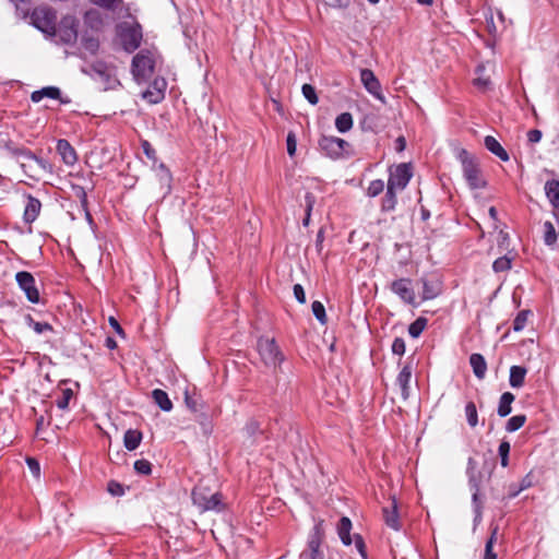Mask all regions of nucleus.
Returning <instances> with one entry per match:
<instances>
[{"label": "nucleus", "instance_id": "e2e57ef3", "mask_svg": "<svg viewBox=\"0 0 559 559\" xmlns=\"http://www.w3.org/2000/svg\"><path fill=\"white\" fill-rule=\"evenodd\" d=\"M142 148H143L144 154H145L150 159H153V160H155V159H156V151L152 147V145H151L147 141H144V142L142 143Z\"/></svg>", "mask_w": 559, "mask_h": 559}, {"label": "nucleus", "instance_id": "393cba45", "mask_svg": "<svg viewBox=\"0 0 559 559\" xmlns=\"http://www.w3.org/2000/svg\"><path fill=\"white\" fill-rule=\"evenodd\" d=\"M469 365L477 379L481 380L485 378L487 371V362L481 354H472L469 356Z\"/></svg>", "mask_w": 559, "mask_h": 559}, {"label": "nucleus", "instance_id": "2f4dec72", "mask_svg": "<svg viewBox=\"0 0 559 559\" xmlns=\"http://www.w3.org/2000/svg\"><path fill=\"white\" fill-rule=\"evenodd\" d=\"M545 191L551 205L559 209V181L548 180L545 185Z\"/></svg>", "mask_w": 559, "mask_h": 559}, {"label": "nucleus", "instance_id": "1a4fd4ad", "mask_svg": "<svg viewBox=\"0 0 559 559\" xmlns=\"http://www.w3.org/2000/svg\"><path fill=\"white\" fill-rule=\"evenodd\" d=\"M413 177L412 165L409 163L399 164L390 171L388 186L397 190H404Z\"/></svg>", "mask_w": 559, "mask_h": 559}, {"label": "nucleus", "instance_id": "b1692460", "mask_svg": "<svg viewBox=\"0 0 559 559\" xmlns=\"http://www.w3.org/2000/svg\"><path fill=\"white\" fill-rule=\"evenodd\" d=\"M485 147L493 155L499 157L503 162H508L510 156L508 152L501 146L496 138L492 135L485 136L484 140Z\"/></svg>", "mask_w": 559, "mask_h": 559}, {"label": "nucleus", "instance_id": "f3484780", "mask_svg": "<svg viewBox=\"0 0 559 559\" xmlns=\"http://www.w3.org/2000/svg\"><path fill=\"white\" fill-rule=\"evenodd\" d=\"M92 71L96 76H98L106 84L111 85V83L117 82L114 68L108 66L106 62L102 60H97L91 66Z\"/></svg>", "mask_w": 559, "mask_h": 559}, {"label": "nucleus", "instance_id": "a18cd8bd", "mask_svg": "<svg viewBox=\"0 0 559 559\" xmlns=\"http://www.w3.org/2000/svg\"><path fill=\"white\" fill-rule=\"evenodd\" d=\"M71 189L75 198L79 199L81 209L86 210V206H88V200L85 188L79 185H72Z\"/></svg>", "mask_w": 559, "mask_h": 559}, {"label": "nucleus", "instance_id": "bb28decb", "mask_svg": "<svg viewBox=\"0 0 559 559\" xmlns=\"http://www.w3.org/2000/svg\"><path fill=\"white\" fill-rule=\"evenodd\" d=\"M142 441V432L136 429H128L124 432L123 444L129 451H134L139 448Z\"/></svg>", "mask_w": 559, "mask_h": 559}, {"label": "nucleus", "instance_id": "0e129e2a", "mask_svg": "<svg viewBox=\"0 0 559 559\" xmlns=\"http://www.w3.org/2000/svg\"><path fill=\"white\" fill-rule=\"evenodd\" d=\"M26 463L28 465V468L29 471L35 475V476H38L39 475V472H40V467H39V463L33 459V457H28L26 459Z\"/></svg>", "mask_w": 559, "mask_h": 559}, {"label": "nucleus", "instance_id": "dca6fc26", "mask_svg": "<svg viewBox=\"0 0 559 559\" xmlns=\"http://www.w3.org/2000/svg\"><path fill=\"white\" fill-rule=\"evenodd\" d=\"M26 204L23 213V221L26 224L34 223L40 214L41 202L29 193H24Z\"/></svg>", "mask_w": 559, "mask_h": 559}, {"label": "nucleus", "instance_id": "3c124183", "mask_svg": "<svg viewBox=\"0 0 559 559\" xmlns=\"http://www.w3.org/2000/svg\"><path fill=\"white\" fill-rule=\"evenodd\" d=\"M133 466L135 472L141 475H148L152 472V464L144 459L136 460Z\"/></svg>", "mask_w": 559, "mask_h": 559}, {"label": "nucleus", "instance_id": "09e8293b", "mask_svg": "<svg viewBox=\"0 0 559 559\" xmlns=\"http://www.w3.org/2000/svg\"><path fill=\"white\" fill-rule=\"evenodd\" d=\"M485 68L484 66H478L476 68V73L477 74H481L484 72ZM474 85L481 90V91H486L487 88H489V86L491 85V81L489 78H484L481 75H478L475 80H474Z\"/></svg>", "mask_w": 559, "mask_h": 559}, {"label": "nucleus", "instance_id": "412c9836", "mask_svg": "<svg viewBox=\"0 0 559 559\" xmlns=\"http://www.w3.org/2000/svg\"><path fill=\"white\" fill-rule=\"evenodd\" d=\"M383 516L385 524L394 531L401 528V523L397 513V503L395 499H392L390 507L383 508Z\"/></svg>", "mask_w": 559, "mask_h": 559}, {"label": "nucleus", "instance_id": "7ed1b4c3", "mask_svg": "<svg viewBox=\"0 0 559 559\" xmlns=\"http://www.w3.org/2000/svg\"><path fill=\"white\" fill-rule=\"evenodd\" d=\"M456 158L462 165L463 177L468 187L473 190L484 189L487 182L481 176L476 158L473 157L465 148H461L457 152Z\"/></svg>", "mask_w": 559, "mask_h": 559}, {"label": "nucleus", "instance_id": "bf43d9fd", "mask_svg": "<svg viewBox=\"0 0 559 559\" xmlns=\"http://www.w3.org/2000/svg\"><path fill=\"white\" fill-rule=\"evenodd\" d=\"M293 289H294V296H295L296 300L300 304H305L306 302V294H305L304 287L300 284H295Z\"/></svg>", "mask_w": 559, "mask_h": 559}, {"label": "nucleus", "instance_id": "f257e3e1", "mask_svg": "<svg viewBox=\"0 0 559 559\" xmlns=\"http://www.w3.org/2000/svg\"><path fill=\"white\" fill-rule=\"evenodd\" d=\"M121 16L130 19V21L118 23L116 25V35L122 49L128 53H132L141 46L143 28L131 14L129 4H126L124 12Z\"/></svg>", "mask_w": 559, "mask_h": 559}, {"label": "nucleus", "instance_id": "4d7b16f0", "mask_svg": "<svg viewBox=\"0 0 559 559\" xmlns=\"http://www.w3.org/2000/svg\"><path fill=\"white\" fill-rule=\"evenodd\" d=\"M405 341L402 337H395L392 343V353L399 356H403L405 353Z\"/></svg>", "mask_w": 559, "mask_h": 559}, {"label": "nucleus", "instance_id": "37998d69", "mask_svg": "<svg viewBox=\"0 0 559 559\" xmlns=\"http://www.w3.org/2000/svg\"><path fill=\"white\" fill-rule=\"evenodd\" d=\"M82 47L91 55H95L99 49V40L93 36L82 37Z\"/></svg>", "mask_w": 559, "mask_h": 559}, {"label": "nucleus", "instance_id": "338daca9", "mask_svg": "<svg viewBox=\"0 0 559 559\" xmlns=\"http://www.w3.org/2000/svg\"><path fill=\"white\" fill-rule=\"evenodd\" d=\"M484 559H497V555L493 552V546H491V542H486Z\"/></svg>", "mask_w": 559, "mask_h": 559}, {"label": "nucleus", "instance_id": "0eeeda50", "mask_svg": "<svg viewBox=\"0 0 559 559\" xmlns=\"http://www.w3.org/2000/svg\"><path fill=\"white\" fill-rule=\"evenodd\" d=\"M257 347L266 366L277 367L284 361V355L274 338L262 336L258 340Z\"/></svg>", "mask_w": 559, "mask_h": 559}, {"label": "nucleus", "instance_id": "9d476101", "mask_svg": "<svg viewBox=\"0 0 559 559\" xmlns=\"http://www.w3.org/2000/svg\"><path fill=\"white\" fill-rule=\"evenodd\" d=\"M15 280L19 287L25 293L27 300L32 304H38L40 296L34 276L29 272L21 271L16 273Z\"/></svg>", "mask_w": 559, "mask_h": 559}, {"label": "nucleus", "instance_id": "6e6d98bb", "mask_svg": "<svg viewBox=\"0 0 559 559\" xmlns=\"http://www.w3.org/2000/svg\"><path fill=\"white\" fill-rule=\"evenodd\" d=\"M287 153L290 157L295 156L297 150V139L293 131H289L286 138Z\"/></svg>", "mask_w": 559, "mask_h": 559}, {"label": "nucleus", "instance_id": "a211bd4d", "mask_svg": "<svg viewBox=\"0 0 559 559\" xmlns=\"http://www.w3.org/2000/svg\"><path fill=\"white\" fill-rule=\"evenodd\" d=\"M56 150L58 154L61 156L63 163L68 166H72L78 160V155L73 146L66 139H60L57 142Z\"/></svg>", "mask_w": 559, "mask_h": 559}, {"label": "nucleus", "instance_id": "5fc2aeb1", "mask_svg": "<svg viewBox=\"0 0 559 559\" xmlns=\"http://www.w3.org/2000/svg\"><path fill=\"white\" fill-rule=\"evenodd\" d=\"M245 432L249 438H254L258 433L261 432L260 424L251 419L246 424Z\"/></svg>", "mask_w": 559, "mask_h": 559}, {"label": "nucleus", "instance_id": "f03ea898", "mask_svg": "<svg viewBox=\"0 0 559 559\" xmlns=\"http://www.w3.org/2000/svg\"><path fill=\"white\" fill-rule=\"evenodd\" d=\"M193 504L200 510V512L213 511L216 513L225 510V502L223 501V495L221 492H212L209 487L198 485L192 490Z\"/></svg>", "mask_w": 559, "mask_h": 559}, {"label": "nucleus", "instance_id": "2eb2a0df", "mask_svg": "<svg viewBox=\"0 0 559 559\" xmlns=\"http://www.w3.org/2000/svg\"><path fill=\"white\" fill-rule=\"evenodd\" d=\"M51 98L57 99L62 105H68L71 103V99L68 96H62L61 90L57 86H45L40 90L34 91L31 94V100L33 103H39L43 98Z\"/></svg>", "mask_w": 559, "mask_h": 559}, {"label": "nucleus", "instance_id": "79ce46f5", "mask_svg": "<svg viewBox=\"0 0 559 559\" xmlns=\"http://www.w3.org/2000/svg\"><path fill=\"white\" fill-rule=\"evenodd\" d=\"M465 415L467 423L471 427H475L478 424L477 408L474 402H468L465 405Z\"/></svg>", "mask_w": 559, "mask_h": 559}, {"label": "nucleus", "instance_id": "423d86ee", "mask_svg": "<svg viewBox=\"0 0 559 559\" xmlns=\"http://www.w3.org/2000/svg\"><path fill=\"white\" fill-rule=\"evenodd\" d=\"M79 21L73 15L63 16L58 25H56V33H52L50 37L57 38V43L63 45H74L78 40Z\"/></svg>", "mask_w": 559, "mask_h": 559}, {"label": "nucleus", "instance_id": "aec40b11", "mask_svg": "<svg viewBox=\"0 0 559 559\" xmlns=\"http://www.w3.org/2000/svg\"><path fill=\"white\" fill-rule=\"evenodd\" d=\"M423 300H431L438 297L442 292V283L438 278H421Z\"/></svg>", "mask_w": 559, "mask_h": 559}, {"label": "nucleus", "instance_id": "4468645a", "mask_svg": "<svg viewBox=\"0 0 559 559\" xmlns=\"http://www.w3.org/2000/svg\"><path fill=\"white\" fill-rule=\"evenodd\" d=\"M360 81L369 94L382 103H385L380 81L370 69H362L360 71Z\"/></svg>", "mask_w": 559, "mask_h": 559}, {"label": "nucleus", "instance_id": "603ef678", "mask_svg": "<svg viewBox=\"0 0 559 559\" xmlns=\"http://www.w3.org/2000/svg\"><path fill=\"white\" fill-rule=\"evenodd\" d=\"M73 396V391L71 389L62 390V395L57 399L56 404L58 408L66 409L69 406V402Z\"/></svg>", "mask_w": 559, "mask_h": 559}, {"label": "nucleus", "instance_id": "9b49d317", "mask_svg": "<svg viewBox=\"0 0 559 559\" xmlns=\"http://www.w3.org/2000/svg\"><path fill=\"white\" fill-rule=\"evenodd\" d=\"M321 542L322 531L320 525L317 524L309 535L308 547L300 554L299 559H324V555L320 550Z\"/></svg>", "mask_w": 559, "mask_h": 559}, {"label": "nucleus", "instance_id": "6ab92c4d", "mask_svg": "<svg viewBox=\"0 0 559 559\" xmlns=\"http://www.w3.org/2000/svg\"><path fill=\"white\" fill-rule=\"evenodd\" d=\"M166 81L164 79H155L150 88L144 92L143 97L152 104L159 103L165 96Z\"/></svg>", "mask_w": 559, "mask_h": 559}, {"label": "nucleus", "instance_id": "052dcab7", "mask_svg": "<svg viewBox=\"0 0 559 559\" xmlns=\"http://www.w3.org/2000/svg\"><path fill=\"white\" fill-rule=\"evenodd\" d=\"M354 543H355V547L358 550V552L360 554V556L364 559H366L367 554H366L365 542H364L362 537L360 535H356Z\"/></svg>", "mask_w": 559, "mask_h": 559}, {"label": "nucleus", "instance_id": "c85d7f7f", "mask_svg": "<svg viewBox=\"0 0 559 559\" xmlns=\"http://www.w3.org/2000/svg\"><path fill=\"white\" fill-rule=\"evenodd\" d=\"M396 190L386 185V191L381 202L382 212H392L395 210L397 204Z\"/></svg>", "mask_w": 559, "mask_h": 559}, {"label": "nucleus", "instance_id": "864d4df0", "mask_svg": "<svg viewBox=\"0 0 559 559\" xmlns=\"http://www.w3.org/2000/svg\"><path fill=\"white\" fill-rule=\"evenodd\" d=\"M107 491L112 497H121L124 495V487L117 480H109L107 484Z\"/></svg>", "mask_w": 559, "mask_h": 559}, {"label": "nucleus", "instance_id": "72a5a7b5", "mask_svg": "<svg viewBox=\"0 0 559 559\" xmlns=\"http://www.w3.org/2000/svg\"><path fill=\"white\" fill-rule=\"evenodd\" d=\"M92 4L102 8L106 11L116 12L117 10L124 11L123 0H88Z\"/></svg>", "mask_w": 559, "mask_h": 559}, {"label": "nucleus", "instance_id": "6e6552de", "mask_svg": "<svg viewBox=\"0 0 559 559\" xmlns=\"http://www.w3.org/2000/svg\"><path fill=\"white\" fill-rule=\"evenodd\" d=\"M56 11L50 8H37L33 11V25L49 37L52 33H56Z\"/></svg>", "mask_w": 559, "mask_h": 559}, {"label": "nucleus", "instance_id": "ea45409f", "mask_svg": "<svg viewBox=\"0 0 559 559\" xmlns=\"http://www.w3.org/2000/svg\"><path fill=\"white\" fill-rule=\"evenodd\" d=\"M512 266V259L508 255L496 259L492 263V270L496 273L509 271Z\"/></svg>", "mask_w": 559, "mask_h": 559}, {"label": "nucleus", "instance_id": "7c9ffc66", "mask_svg": "<svg viewBox=\"0 0 559 559\" xmlns=\"http://www.w3.org/2000/svg\"><path fill=\"white\" fill-rule=\"evenodd\" d=\"M152 397L155 404L164 412H170L173 409V402L168 397V394L160 389H155L152 392Z\"/></svg>", "mask_w": 559, "mask_h": 559}, {"label": "nucleus", "instance_id": "20e7f679", "mask_svg": "<svg viewBox=\"0 0 559 559\" xmlns=\"http://www.w3.org/2000/svg\"><path fill=\"white\" fill-rule=\"evenodd\" d=\"M155 52L141 49L132 59L131 73L138 83L146 82L154 73Z\"/></svg>", "mask_w": 559, "mask_h": 559}, {"label": "nucleus", "instance_id": "8fccbe9b", "mask_svg": "<svg viewBox=\"0 0 559 559\" xmlns=\"http://www.w3.org/2000/svg\"><path fill=\"white\" fill-rule=\"evenodd\" d=\"M304 97L311 104L317 105L319 102L316 88L311 84H304L301 87Z\"/></svg>", "mask_w": 559, "mask_h": 559}, {"label": "nucleus", "instance_id": "774afa93", "mask_svg": "<svg viewBox=\"0 0 559 559\" xmlns=\"http://www.w3.org/2000/svg\"><path fill=\"white\" fill-rule=\"evenodd\" d=\"M510 453V443L506 440H502L498 448V454L501 455H509Z\"/></svg>", "mask_w": 559, "mask_h": 559}, {"label": "nucleus", "instance_id": "49530a36", "mask_svg": "<svg viewBox=\"0 0 559 559\" xmlns=\"http://www.w3.org/2000/svg\"><path fill=\"white\" fill-rule=\"evenodd\" d=\"M384 190V181L381 179H374L370 181L367 188V195L369 198H376Z\"/></svg>", "mask_w": 559, "mask_h": 559}, {"label": "nucleus", "instance_id": "13d9d810", "mask_svg": "<svg viewBox=\"0 0 559 559\" xmlns=\"http://www.w3.org/2000/svg\"><path fill=\"white\" fill-rule=\"evenodd\" d=\"M314 203H316V197L313 195V193L311 192H307L305 194V212H306V216H311V211L314 206Z\"/></svg>", "mask_w": 559, "mask_h": 559}, {"label": "nucleus", "instance_id": "5701e85b", "mask_svg": "<svg viewBox=\"0 0 559 559\" xmlns=\"http://www.w3.org/2000/svg\"><path fill=\"white\" fill-rule=\"evenodd\" d=\"M476 468V461L473 457H469L467 461L466 474L468 477V487L472 491H480V474Z\"/></svg>", "mask_w": 559, "mask_h": 559}, {"label": "nucleus", "instance_id": "c9c22d12", "mask_svg": "<svg viewBox=\"0 0 559 559\" xmlns=\"http://www.w3.org/2000/svg\"><path fill=\"white\" fill-rule=\"evenodd\" d=\"M156 174L158 177V180L163 187H166L167 190H170V183L173 180L170 170L167 168V166L164 163H159L156 166Z\"/></svg>", "mask_w": 559, "mask_h": 559}, {"label": "nucleus", "instance_id": "a19ab883", "mask_svg": "<svg viewBox=\"0 0 559 559\" xmlns=\"http://www.w3.org/2000/svg\"><path fill=\"white\" fill-rule=\"evenodd\" d=\"M311 310L316 319L321 323L325 324L328 321L325 308L323 304L319 300H314L311 305Z\"/></svg>", "mask_w": 559, "mask_h": 559}, {"label": "nucleus", "instance_id": "de8ad7c7", "mask_svg": "<svg viewBox=\"0 0 559 559\" xmlns=\"http://www.w3.org/2000/svg\"><path fill=\"white\" fill-rule=\"evenodd\" d=\"M28 325L36 332L37 334H43L47 331H52V326L47 322H38L35 321L31 316L26 317Z\"/></svg>", "mask_w": 559, "mask_h": 559}, {"label": "nucleus", "instance_id": "f704fd0d", "mask_svg": "<svg viewBox=\"0 0 559 559\" xmlns=\"http://www.w3.org/2000/svg\"><path fill=\"white\" fill-rule=\"evenodd\" d=\"M353 116L349 112H342L335 119V128L338 132L345 133L353 128Z\"/></svg>", "mask_w": 559, "mask_h": 559}, {"label": "nucleus", "instance_id": "ddd939ff", "mask_svg": "<svg viewBox=\"0 0 559 559\" xmlns=\"http://www.w3.org/2000/svg\"><path fill=\"white\" fill-rule=\"evenodd\" d=\"M7 150L14 157H22L24 159L35 162L38 168H40L45 173L51 174L53 170L52 165L48 160L37 156L26 147L8 145Z\"/></svg>", "mask_w": 559, "mask_h": 559}, {"label": "nucleus", "instance_id": "4be33fe9", "mask_svg": "<svg viewBox=\"0 0 559 559\" xmlns=\"http://www.w3.org/2000/svg\"><path fill=\"white\" fill-rule=\"evenodd\" d=\"M412 380V366L405 365L397 374L396 382L401 388V395L403 400L409 397V383Z\"/></svg>", "mask_w": 559, "mask_h": 559}, {"label": "nucleus", "instance_id": "69168bd1", "mask_svg": "<svg viewBox=\"0 0 559 559\" xmlns=\"http://www.w3.org/2000/svg\"><path fill=\"white\" fill-rule=\"evenodd\" d=\"M527 139L531 143H538L542 139V132L537 129L527 132Z\"/></svg>", "mask_w": 559, "mask_h": 559}, {"label": "nucleus", "instance_id": "39448f33", "mask_svg": "<svg viewBox=\"0 0 559 559\" xmlns=\"http://www.w3.org/2000/svg\"><path fill=\"white\" fill-rule=\"evenodd\" d=\"M319 147L331 159L346 158L352 155L349 151L350 144L341 138L332 135H322L319 140Z\"/></svg>", "mask_w": 559, "mask_h": 559}, {"label": "nucleus", "instance_id": "473e14b6", "mask_svg": "<svg viewBox=\"0 0 559 559\" xmlns=\"http://www.w3.org/2000/svg\"><path fill=\"white\" fill-rule=\"evenodd\" d=\"M515 396L511 392H504L499 400L497 413L500 417L508 416L511 411V404L514 402Z\"/></svg>", "mask_w": 559, "mask_h": 559}, {"label": "nucleus", "instance_id": "c03bdc74", "mask_svg": "<svg viewBox=\"0 0 559 559\" xmlns=\"http://www.w3.org/2000/svg\"><path fill=\"white\" fill-rule=\"evenodd\" d=\"M530 314V310H521L520 312H518L515 319L513 320V330L515 332H520L526 326Z\"/></svg>", "mask_w": 559, "mask_h": 559}, {"label": "nucleus", "instance_id": "f8f14e48", "mask_svg": "<svg viewBox=\"0 0 559 559\" xmlns=\"http://www.w3.org/2000/svg\"><path fill=\"white\" fill-rule=\"evenodd\" d=\"M390 289L393 294L400 297V299L407 305H415V292L412 287V280L402 277L393 281L390 284Z\"/></svg>", "mask_w": 559, "mask_h": 559}, {"label": "nucleus", "instance_id": "cd10ccee", "mask_svg": "<svg viewBox=\"0 0 559 559\" xmlns=\"http://www.w3.org/2000/svg\"><path fill=\"white\" fill-rule=\"evenodd\" d=\"M526 372V369L522 366H512L509 376L510 385L515 389L523 386Z\"/></svg>", "mask_w": 559, "mask_h": 559}, {"label": "nucleus", "instance_id": "e433bc0d", "mask_svg": "<svg viewBox=\"0 0 559 559\" xmlns=\"http://www.w3.org/2000/svg\"><path fill=\"white\" fill-rule=\"evenodd\" d=\"M544 227V242L547 246H552L557 241V233L555 226L551 222L546 221L543 225Z\"/></svg>", "mask_w": 559, "mask_h": 559}, {"label": "nucleus", "instance_id": "4c0bfd02", "mask_svg": "<svg viewBox=\"0 0 559 559\" xmlns=\"http://www.w3.org/2000/svg\"><path fill=\"white\" fill-rule=\"evenodd\" d=\"M426 325H427V319L419 317L413 323L409 324L408 334L413 338H417L423 333Z\"/></svg>", "mask_w": 559, "mask_h": 559}, {"label": "nucleus", "instance_id": "58836bf2", "mask_svg": "<svg viewBox=\"0 0 559 559\" xmlns=\"http://www.w3.org/2000/svg\"><path fill=\"white\" fill-rule=\"evenodd\" d=\"M525 421H526L525 415L521 414V415L512 416L511 418H509V420L506 424V430L508 432H514V431L519 430L520 428H522L523 425L525 424Z\"/></svg>", "mask_w": 559, "mask_h": 559}, {"label": "nucleus", "instance_id": "a878e982", "mask_svg": "<svg viewBox=\"0 0 559 559\" xmlns=\"http://www.w3.org/2000/svg\"><path fill=\"white\" fill-rule=\"evenodd\" d=\"M352 522L347 516H342L337 524V534L345 546L352 544L350 537Z\"/></svg>", "mask_w": 559, "mask_h": 559}, {"label": "nucleus", "instance_id": "680f3d73", "mask_svg": "<svg viewBox=\"0 0 559 559\" xmlns=\"http://www.w3.org/2000/svg\"><path fill=\"white\" fill-rule=\"evenodd\" d=\"M323 2L332 8L342 9L349 4V0H323Z\"/></svg>", "mask_w": 559, "mask_h": 559}, {"label": "nucleus", "instance_id": "c756f323", "mask_svg": "<svg viewBox=\"0 0 559 559\" xmlns=\"http://www.w3.org/2000/svg\"><path fill=\"white\" fill-rule=\"evenodd\" d=\"M84 23L93 29H100L104 24V19L98 10L90 9L84 14Z\"/></svg>", "mask_w": 559, "mask_h": 559}]
</instances>
